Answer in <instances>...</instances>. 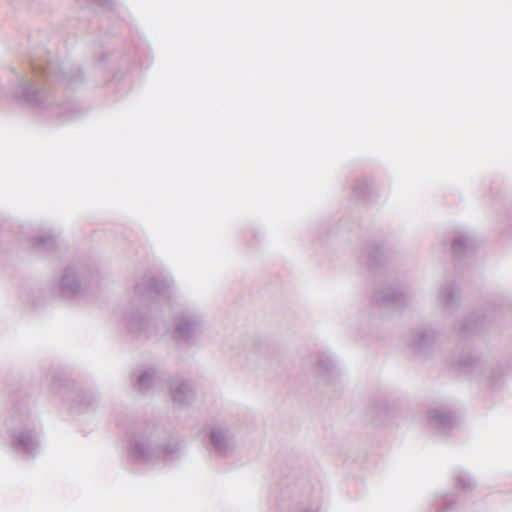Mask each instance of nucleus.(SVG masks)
Wrapping results in <instances>:
<instances>
[{"mask_svg":"<svg viewBox=\"0 0 512 512\" xmlns=\"http://www.w3.org/2000/svg\"><path fill=\"white\" fill-rule=\"evenodd\" d=\"M157 378V371L155 368H149L142 371L137 376L136 387L140 392L149 391L155 384Z\"/></svg>","mask_w":512,"mask_h":512,"instance_id":"393cba45","label":"nucleus"},{"mask_svg":"<svg viewBox=\"0 0 512 512\" xmlns=\"http://www.w3.org/2000/svg\"><path fill=\"white\" fill-rule=\"evenodd\" d=\"M172 284L169 276L152 271L145 272L136 280L132 311L126 316L130 332L143 333L146 337L157 335V318L152 314L150 303L166 297Z\"/></svg>","mask_w":512,"mask_h":512,"instance_id":"20e7f679","label":"nucleus"},{"mask_svg":"<svg viewBox=\"0 0 512 512\" xmlns=\"http://www.w3.org/2000/svg\"><path fill=\"white\" fill-rule=\"evenodd\" d=\"M359 263L370 271H376L385 263V247L382 243L368 241L358 256Z\"/></svg>","mask_w":512,"mask_h":512,"instance_id":"6ab92c4d","label":"nucleus"},{"mask_svg":"<svg viewBox=\"0 0 512 512\" xmlns=\"http://www.w3.org/2000/svg\"><path fill=\"white\" fill-rule=\"evenodd\" d=\"M454 481L456 489L459 490L462 495L455 492L436 495L432 500V506L435 508V512H451L457 507L460 501H462V496H466L475 488V480L466 471H460L456 474Z\"/></svg>","mask_w":512,"mask_h":512,"instance_id":"f8f14e48","label":"nucleus"},{"mask_svg":"<svg viewBox=\"0 0 512 512\" xmlns=\"http://www.w3.org/2000/svg\"><path fill=\"white\" fill-rule=\"evenodd\" d=\"M76 2L81 7L101 11L102 15L97 23L104 34L118 35L124 25L132 28V16L117 0H76Z\"/></svg>","mask_w":512,"mask_h":512,"instance_id":"1a4fd4ad","label":"nucleus"},{"mask_svg":"<svg viewBox=\"0 0 512 512\" xmlns=\"http://www.w3.org/2000/svg\"><path fill=\"white\" fill-rule=\"evenodd\" d=\"M438 298L443 311L452 316L460 306L461 290L454 281H448L439 287Z\"/></svg>","mask_w":512,"mask_h":512,"instance_id":"aec40b11","label":"nucleus"},{"mask_svg":"<svg viewBox=\"0 0 512 512\" xmlns=\"http://www.w3.org/2000/svg\"><path fill=\"white\" fill-rule=\"evenodd\" d=\"M427 422L434 433L440 437L451 436L457 427L455 414L439 408H434L427 412Z\"/></svg>","mask_w":512,"mask_h":512,"instance_id":"2eb2a0df","label":"nucleus"},{"mask_svg":"<svg viewBox=\"0 0 512 512\" xmlns=\"http://www.w3.org/2000/svg\"><path fill=\"white\" fill-rule=\"evenodd\" d=\"M449 361L451 367L459 374L491 389L502 385L503 377L507 372L500 362L494 359L485 360L470 350L454 352Z\"/></svg>","mask_w":512,"mask_h":512,"instance_id":"39448f33","label":"nucleus"},{"mask_svg":"<svg viewBox=\"0 0 512 512\" xmlns=\"http://www.w3.org/2000/svg\"><path fill=\"white\" fill-rule=\"evenodd\" d=\"M374 413L375 414H381L382 412L386 413L388 410L387 404L385 401L380 400L375 406H374Z\"/></svg>","mask_w":512,"mask_h":512,"instance_id":"cd10ccee","label":"nucleus"},{"mask_svg":"<svg viewBox=\"0 0 512 512\" xmlns=\"http://www.w3.org/2000/svg\"><path fill=\"white\" fill-rule=\"evenodd\" d=\"M50 390L75 412H84L94 408L98 403V395L95 391L76 385L62 371H54L51 374Z\"/></svg>","mask_w":512,"mask_h":512,"instance_id":"0eeeda50","label":"nucleus"},{"mask_svg":"<svg viewBox=\"0 0 512 512\" xmlns=\"http://www.w3.org/2000/svg\"><path fill=\"white\" fill-rule=\"evenodd\" d=\"M169 392L173 403L178 406H189L196 398L194 383L186 378L173 379L169 384Z\"/></svg>","mask_w":512,"mask_h":512,"instance_id":"a211bd4d","label":"nucleus"},{"mask_svg":"<svg viewBox=\"0 0 512 512\" xmlns=\"http://www.w3.org/2000/svg\"><path fill=\"white\" fill-rule=\"evenodd\" d=\"M291 501L293 507L290 512H320V505L310 497V492L307 490L301 496L298 495V490L293 488Z\"/></svg>","mask_w":512,"mask_h":512,"instance_id":"4be33fe9","label":"nucleus"},{"mask_svg":"<svg viewBox=\"0 0 512 512\" xmlns=\"http://www.w3.org/2000/svg\"><path fill=\"white\" fill-rule=\"evenodd\" d=\"M496 306L489 304L485 309L477 310L466 316L460 326V331L465 335H473L481 332L494 318Z\"/></svg>","mask_w":512,"mask_h":512,"instance_id":"f3484780","label":"nucleus"},{"mask_svg":"<svg viewBox=\"0 0 512 512\" xmlns=\"http://www.w3.org/2000/svg\"><path fill=\"white\" fill-rule=\"evenodd\" d=\"M236 430L228 424H216L207 432V450L221 459H228L237 449Z\"/></svg>","mask_w":512,"mask_h":512,"instance_id":"9b49d317","label":"nucleus"},{"mask_svg":"<svg viewBox=\"0 0 512 512\" xmlns=\"http://www.w3.org/2000/svg\"><path fill=\"white\" fill-rule=\"evenodd\" d=\"M97 277V271L84 263L67 266L60 279V293L64 299H74L87 289Z\"/></svg>","mask_w":512,"mask_h":512,"instance_id":"9d476101","label":"nucleus"},{"mask_svg":"<svg viewBox=\"0 0 512 512\" xmlns=\"http://www.w3.org/2000/svg\"><path fill=\"white\" fill-rule=\"evenodd\" d=\"M442 245L444 248L450 247L455 265H459L473 252V239L464 233H452L444 236Z\"/></svg>","mask_w":512,"mask_h":512,"instance_id":"dca6fc26","label":"nucleus"},{"mask_svg":"<svg viewBox=\"0 0 512 512\" xmlns=\"http://www.w3.org/2000/svg\"><path fill=\"white\" fill-rule=\"evenodd\" d=\"M315 371L318 377L326 383L336 381L339 376V368L334 355L330 351H322L318 354Z\"/></svg>","mask_w":512,"mask_h":512,"instance_id":"412c9836","label":"nucleus"},{"mask_svg":"<svg viewBox=\"0 0 512 512\" xmlns=\"http://www.w3.org/2000/svg\"><path fill=\"white\" fill-rule=\"evenodd\" d=\"M30 66L33 72L43 78L47 84L57 82L74 90L84 82L83 71L78 65L60 63L49 52L43 57L31 55Z\"/></svg>","mask_w":512,"mask_h":512,"instance_id":"423d86ee","label":"nucleus"},{"mask_svg":"<svg viewBox=\"0 0 512 512\" xmlns=\"http://www.w3.org/2000/svg\"><path fill=\"white\" fill-rule=\"evenodd\" d=\"M288 496V492L283 490L280 495V500L283 501Z\"/></svg>","mask_w":512,"mask_h":512,"instance_id":"c85d7f7f","label":"nucleus"},{"mask_svg":"<svg viewBox=\"0 0 512 512\" xmlns=\"http://www.w3.org/2000/svg\"><path fill=\"white\" fill-rule=\"evenodd\" d=\"M107 58V53H102L99 57V62L102 63Z\"/></svg>","mask_w":512,"mask_h":512,"instance_id":"c756f323","label":"nucleus"},{"mask_svg":"<svg viewBox=\"0 0 512 512\" xmlns=\"http://www.w3.org/2000/svg\"><path fill=\"white\" fill-rule=\"evenodd\" d=\"M254 346L255 353L260 355H266L271 349L270 343L260 338L254 340Z\"/></svg>","mask_w":512,"mask_h":512,"instance_id":"bb28decb","label":"nucleus"},{"mask_svg":"<svg viewBox=\"0 0 512 512\" xmlns=\"http://www.w3.org/2000/svg\"><path fill=\"white\" fill-rule=\"evenodd\" d=\"M441 332L431 327H423L410 331L406 341L409 347L417 355L426 357L431 355L436 342L439 340Z\"/></svg>","mask_w":512,"mask_h":512,"instance_id":"4468645a","label":"nucleus"},{"mask_svg":"<svg viewBox=\"0 0 512 512\" xmlns=\"http://www.w3.org/2000/svg\"><path fill=\"white\" fill-rule=\"evenodd\" d=\"M207 329L204 313L196 308H186L172 318L171 339L179 346L194 347Z\"/></svg>","mask_w":512,"mask_h":512,"instance_id":"6e6552de","label":"nucleus"},{"mask_svg":"<svg viewBox=\"0 0 512 512\" xmlns=\"http://www.w3.org/2000/svg\"><path fill=\"white\" fill-rule=\"evenodd\" d=\"M17 8L36 9L41 5L40 0H9Z\"/></svg>","mask_w":512,"mask_h":512,"instance_id":"a878e982","label":"nucleus"},{"mask_svg":"<svg viewBox=\"0 0 512 512\" xmlns=\"http://www.w3.org/2000/svg\"><path fill=\"white\" fill-rule=\"evenodd\" d=\"M0 99L26 105L35 110L48 111L61 122L74 120L82 114L76 102H54L47 87L15 70H11V78L0 89Z\"/></svg>","mask_w":512,"mask_h":512,"instance_id":"f03ea898","label":"nucleus"},{"mask_svg":"<svg viewBox=\"0 0 512 512\" xmlns=\"http://www.w3.org/2000/svg\"><path fill=\"white\" fill-rule=\"evenodd\" d=\"M372 302L379 308L401 311L408 304L406 292L399 283L378 286L373 295Z\"/></svg>","mask_w":512,"mask_h":512,"instance_id":"ddd939ff","label":"nucleus"},{"mask_svg":"<svg viewBox=\"0 0 512 512\" xmlns=\"http://www.w3.org/2000/svg\"><path fill=\"white\" fill-rule=\"evenodd\" d=\"M353 194L360 201H373L376 198L374 181L369 178L358 179L353 186Z\"/></svg>","mask_w":512,"mask_h":512,"instance_id":"b1692460","label":"nucleus"},{"mask_svg":"<svg viewBox=\"0 0 512 512\" xmlns=\"http://www.w3.org/2000/svg\"><path fill=\"white\" fill-rule=\"evenodd\" d=\"M7 445L12 454L22 460L35 459L41 450V429L30 410L26 396L13 398L4 418Z\"/></svg>","mask_w":512,"mask_h":512,"instance_id":"7ed1b4c3","label":"nucleus"},{"mask_svg":"<svg viewBox=\"0 0 512 512\" xmlns=\"http://www.w3.org/2000/svg\"><path fill=\"white\" fill-rule=\"evenodd\" d=\"M127 438V459L133 465H170L184 456L185 440L163 426L137 424L127 432Z\"/></svg>","mask_w":512,"mask_h":512,"instance_id":"f257e3e1","label":"nucleus"},{"mask_svg":"<svg viewBox=\"0 0 512 512\" xmlns=\"http://www.w3.org/2000/svg\"><path fill=\"white\" fill-rule=\"evenodd\" d=\"M32 248L43 255H53L58 249L57 238L51 233H44L32 239Z\"/></svg>","mask_w":512,"mask_h":512,"instance_id":"5701e85b","label":"nucleus"}]
</instances>
